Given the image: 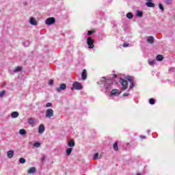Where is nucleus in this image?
I'll return each mask as SVG.
<instances>
[{
  "instance_id": "f257e3e1",
  "label": "nucleus",
  "mask_w": 175,
  "mask_h": 175,
  "mask_svg": "<svg viewBox=\"0 0 175 175\" xmlns=\"http://www.w3.org/2000/svg\"><path fill=\"white\" fill-rule=\"evenodd\" d=\"M45 117L46 118H51V117H54V110H53V109H47L46 111Z\"/></svg>"
},
{
  "instance_id": "f03ea898",
  "label": "nucleus",
  "mask_w": 175,
  "mask_h": 175,
  "mask_svg": "<svg viewBox=\"0 0 175 175\" xmlns=\"http://www.w3.org/2000/svg\"><path fill=\"white\" fill-rule=\"evenodd\" d=\"M94 42L95 41L91 37L88 38L87 43L89 49H94V47H95V46L94 45Z\"/></svg>"
},
{
  "instance_id": "7ed1b4c3",
  "label": "nucleus",
  "mask_w": 175,
  "mask_h": 175,
  "mask_svg": "<svg viewBox=\"0 0 175 175\" xmlns=\"http://www.w3.org/2000/svg\"><path fill=\"white\" fill-rule=\"evenodd\" d=\"M45 24H46V25H53V24H55V18L54 17L48 18L45 21Z\"/></svg>"
},
{
  "instance_id": "20e7f679",
  "label": "nucleus",
  "mask_w": 175,
  "mask_h": 175,
  "mask_svg": "<svg viewBox=\"0 0 175 175\" xmlns=\"http://www.w3.org/2000/svg\"><path fill=\"white\" fill-rule=\"evenodd\" d=\"M72 86L73 88H72L71 90H81L83 88V85L79 82H75Z\"/></svg>"
},
{
  "instance_id": "39448f33",
  "label": "nucleus",
  "mask_w": 175,
  "mask_h": 175,
  "mask_svg": "<svg viewBox=\"0 0 175 175\" xmlns=\"http://www.w3.org/2000/svg\"><path fill=\"white\" fill-rule=\"evenodd\" d=\"M121 84L122 85V90H123V91H125V90H126L128 88V81L124 79H121Z\"/></svg>"
},
{
  "instance_id": "423d86ee",
  "label": "nucleus",
  "mask_w": 175,
  "mask_h": 175,
  "mask_svg": "<svg viewBox=\"0 0 175 175\" xmlns=\"http://www.w3.org/2000/svg\"><path fill=\"white\" fill-rule=\"evenodd\" d=\"M66 90V85L65 83L60 84L59 88H56L57 92H60V91H64Z\"/></svg>"
},
{
  "instance_id": "0eeeda50",
  "label": "nucleus",
  "mask_w": 175,
  "mask_h": 175,
  "mask_svg": "<svg viewBox=\"0 0 175 175\" xmlns=\"http://www.w3.org/2000/svg\"><path fill=\"white\" fill-rule=\"evenodd\" d=\"M87 79V70L83 69L81 73V79L85 80Z\"/></svg>"
},
{
  "instance_id": "6e6552de",
  "label": "nucleus",
  "mask_w": 175,
  "mask_h": 175,
  "mask_svg": "<svg viewBox=\"0 0 175 175\" xmlns=\"http://www.w3.org/2000/svg\"><path fill=\"white\" fill-rule=\"evenodd\" d=\"M29 23L31 25H38V22H36V19H35V18H30Z\"/></svg>"
},
{
  "instance_id": "1a4fd4ad",
  "label": "nucleus",
  "mask_w": 175,
  "mask_h": 175,
  "mask_svg": "<svg viewBox=\"0 0 175 175\" xmlns=\"http://www.w3.org/2000/svg\"><path fill=\"white\" fill-rule=\"evenodd\" d=\"M147 42L148 43H150V44H152L154 43V37L153 36H149L147 38Z\"/></svg>"
},
{
  "instance_id": "9d476101",
  "label": "nucleus",
  "mask_w": 175,
  "mask_h": 175,
  "mask_svg": "<svg viewBox=\"0 0 175 175\" xmlns=\"http://www.w3.org/2000/svg\"><path fill=\"white\" fill-rule=\"evenodd\" d=\"M20 114L17 111H14L11 113L12 118H17Z\"/></svg>"
},
{
  "instance_id": "9b49d317",
  "label": "nucleus",
  "mask_w": 175,
  "mask_h": 175,
  "mask_svg": "<svg viewBox=\"0 0 175 175\" xmlns=\"http://www.w3.org/2000/svg\"><path fill=\"white\" fill-rule=\"evenodd\" d=\"M39 133H43L44 132V125L40 124L38 129Z\"/></svg>"
},
{
  "instance_id": "f8f14e48",
  "label": "nucleus",
  "mask_w": 175,
  "mask_h": 175,
  "mask_svg": "<svg viewBox=\"0 0 175 175\" xmlns=\"http://www.w3.org/2000/svg\"><path fill=\"white\" fill-rule=\"evenodd\" d=\"M146 5L148 6V8H155V4L151 1L146 2Z\"/></svg>"
},
{
  "instance_id": "ddd939ff",
  "label": "nucleus",
  "mask_w": 175,
  "mask_h": 175,
  "mask_svg": "<svg viewBox=\"0 0 175 175\" xmlns=\"http://www.w3.org/2000/svg\"><path fill=\"white\" fill-rule=\"evenodd\" d=\"M7 155L8 158L12 159V157L14 155V152L13 150H10L7 152Z\"/></svg>"
},
{
  "instance_id": "4468645a",
  "label": "nucleus",
  "mask_w": 175,
  "mask_h": 175,
  "mask_svg": "<svg viewBox=\"0 0 175 175\" xmlns=\"http://www.w3.org/2000/svg\"><path fill=\"white\" fill-rule=\"evenodd\" d=\"M68 147H75V140L70 139L68 143Z\"/></svg>"
},
{
  "instance_id": "2eb2a0df",
  "label": "nucleus",
  "mask_w": 175,
  "mask_h": 175,
  "mask_svg": "<svg viewBox=\"0 0 175 175\" xmlns=\"http://www.w3.org/2000/svg\"><path fill=\"white\" fill-rule=\"evenodd\" d=\"M35 172H36V168H35V167H32L29 168L28 170V173L29 174H32V173H35Z\"/></svg>"
},
{
  "instance_id": "dca6fc26",
  "label": "nucleus",
  "mask_w": 175,
  "mask_h": 175,
  "mask_svg": "<svg viewBox=\"0 0 175 175\" xmlns=\"http://www.w3.org/2000/svg\"><path fill=\"white\" fill-rule=\"evenodd\" d=\"M113 148L114 151H118V142H116L113 144Z\"/></svg>"
},
{
  "instance_id": "f3484780",
  "label": "nucleus",
  "mask_w": 175,
  "mask_h": 175,
  "mask_svg": "<svg viewBox=\"0 0 175 175\" xmlns=\"http://www.w3.org/2000/svg\"><path fill=\"white\" fill-rule=\"evenodd\" d=\"M157 61H163V56L162 55H158L156 57Z\"/></svg>"
},
{
  "instance_id": "a211bd4d",
  "label": "nucleus",
  "mask_w": 175,
  "mask_h": 175,
  "mask_svg": "<svg viewBox=\"0 0 175 175\" xmlns=\"http://www.w3.org/2000/svg\"><path fill=\"white\" fill-rule=\"evenodd\" d=\"M73 148H69L66 150V154L69 157V155H70V154H72V151Z\"/></svg>"
},
{
  "instance_id": "6ab92c4d",
  "label": "nucleus",
  "mask_w": 175,
  "mask_h": 175,
  "mask_svg": "<svg viewBox=\"0 0 175 175\" xmlns=\"http://www.w3.org/2000/svg\"><path fill=\"white\" fill-rule=\"evenodd\" d=\"M19 133H20V135H26L27 131L24 129H22L19 130Z\"/></svg>"
},
{
  "instance_id": "aec40b11",
  "label": "nucleus",
  "mask_w": 175,
  "mask_h": 175,
  "mask_svg": "<svg viewBox=\"0 0 175 175\" xmlns=\"http://www.w3.org/2000/svg\"><path fill=\"white\" fill-rule=\"evenodd\" d=\"M148 64L149 65H150L151 66H152V65H154L155 64V60L152 59H150L148 60Z\"/></svg>"
},
{
  "instance_id": "412c9836",
  "label": "nucleus",
  "mask_w": 175,
  "mask_h": 175,
  "mask_svg": "<svg viewBox=\"0 0 175 175\" xmlns=\"http://www.w3.org/2000/svg\"><path fill=\"white\" fill-rule=\"evenodd\" d=\"M127 18L131 19L133 18V14L131 12L126 14Z\"/></svg>"
},
{
  "instance_id": "4be33fe9",
  "label": "nucleus",
  "mask_w": 175,
  "mask_h": 175,
  "mask_svg": "<svg viewBox=\"0 0 175 175\" xmlns=\"http://www.w3.org/2000/svg\"><path fill=\"white\" fill-rule=\"evenodd\" d=\"M116 94H118V90L117 89H113L111 92V95H116Z\"/></svg>"
},
{
  "instance_id": "5701e85b",
  "label": "nucleus",
  "mask_w": 175,
  "mask_h": 175,
  "mask_svg": "<svg viewBox=\"0 0 175 175\" xmlns=\"http://www.w3.org/2000/svg\"><path fill=\"white\" fill-rule=\"evenodd\" d=\"M137 16H138V17H143V12L137 11Z\"/></svg>"
},
{
  "instance_id": "b1692460",
  "label": "nucleus",
  "mask_w": 175,
  "mask_h": 175,
  "mask_svg": "<svg viewBox=\"0 0 175 175\" xmlns=\"http://www.w3.org/2000/svg\"><path fill=\"white\" fill-rule=\"evenodd\" d=\"M150 105H155V100L154 98H150L149 100Z\"/></svg>"
},
{
  "instance_id": "393cba45",
  "label": "nucleus",
  "mask_w": 175,
  "mask_h": 175,
  "mask_svg": "<svg viewBox=\"0 0 175 175\" xmlns=\"http://www.w3.org/2000/svg\"><path fill=\"white\" fill-rule=\"evenodd\" d=\"M92 33H95V30H90L88 32V36H91Z\"/></svg>"
},
{
  "instance_id": "a878e982",
  "label": "nucleus",
  "mask_w": 175,
  "mask_h": 175,
  "mask_svg": "<svg viewBox=\"0 0 175 175\" xmlns=\"http://www.w3.org/2000/svg\"><path fill=\"white\" fill-rule=\"evenodd\" d=\"M33 147H36V148L40 147V142H36V143L33 144Z\"/></svg>"
},
{
  "instance_id": "bb28decb",
  "label": "nucleus",
  "mask_w": 175,
  "mask_h": 175,
  "mask_svg": "<svg viewBox=\"0 0 175 175\" xmlns=\"http://www.w3.org/2000/svg\"><path fill=\"white\" fill-rule=\"evenodd\" d=\"M21 67H16L14 72H21Z\"/></svg>"
},
{
  "instance_id": "cd10ccee",
  "label": "nucleus",
  "mask_w": 175,
  "mask_h": 175,
  "mask_svg": "<svg viewBox=\"0 0 175 175\" xmlns=\"http://www.w3.org/2000/svg\"><path fill=\"white\" fill-rule=\"evenodd\" d=\"M34 122H35L33 121V119H32V118L29 119V124L30 125H33Z\"/></svg>"
},
{
  "instance_id": "c85d7f7f",
  "label": "nucleus",
  "mask_w": 175,
  "mask_h": 175,
  "mask_svg": "<svg viewBox=\"0 0 175 175\" xmlns=\"http://www.w3.org/2000/svg\"><path fill=\"white\" fill-rule=\"evenodd\" d=\"M19 163H25V159L24 158L19 159Z\"/></svg>"
},
{
  "instance_id": "c756f323",
  "label": "nucleus",
  "mask_w": 175,
  "mask_h": 175,
  "mask_svg": "<svg viewBox=\"0 0 175 175\" xmlns=\"http://www.w3.org/2000/svg\"><path fill=\"white\" fill-rule=\"evenodd\" d=\"M126 79L128 80V81H129V83H132L133 81V79L131 78V77H127Z\"/></svg>"
},
{
  "instance_id": "7c9ffc66",
  "label": "nucleus",
  "mask_w": 175,
  "mask_h": 175,
  "mask_svg": "<svg viewBox=\"0 0 175 175\" xmlns=\"http://www.w3.org/2000/svg\"><path fill=\"white\" fill-rule=\"evenodd\" d=\"M159 8L161 10H162L163 12V10H165V9L163 8V5L161 3L159 4Z\"/></svg>"
},
{
  "instance_id": "2f4dec72",
  "label": "nucleus",
  "mask_w": 175,
  "mask_h": 175,
  "mask_svg": "<svg viewBox=\"0 0 175 175\" xmlns=\"http://www.w3.org/2000/svg\"><path fill=\"white\" fill-rule=\"evenodd\" d=\"M98 157H99V153H96L93 157V159L94 160L98 159Z\"/></svg>"
},
{
  "instance_id": "473e14b6",
  "label": "nucleus",
  "mask_w": 175,
  "mask_h": 175,
  "mask_svg": "<svg viewBox=\"0 0 175 175\" xmlns=\"http://www.w3.org/2000/svg\"><path fill=\"white\" fill-rule=\"evenodd\" d=\"M133 87H135V83L133 81V82H130V88L132 89Z\"/></svg>"
},
{
  "instance_id": "72a5a7b5",
  "label": "nucleus",
  "mask_w": 175,
  "mask_h": 175,
  "mask_svg": "<svg viewBox=\"0 0 175 175\" xmlns=\"http://www.w3.org/2000/svg\"><path fill=\"white\" fill-rule=\"evenodd\" d=\"M5 90L1 91V92H0V97L3 96V95H5Z\"/></svg>"
},
{
  "instance_id": "f704fd0d",
  "label": "nucleus",
  "mask_w": 175,
  "mask_h": 175,
  "mask_svg": "<svg viewBox=\"0 0 175 175\" xmlns=\"http://www.w3.org/2000/svg\"><path fill=\"white\" fill-rule=\"evenodd\" d=\"M49 85H53V84H54V81H53V79L49 80Z\"/></svg>"
},
{
  "instance_id": "c9c22d12",
  "label": "nucleus",
  "mask_w": 175,
  "mask_h": 175,
  "mask_svg": "<svg viewBox=\"0 0 175 175\" xmlns=\"http://www.w3.org/2000/svg\"><path fill=\"white\" fill-rule=\"evenodd\" d=\"M51 106H53V105L51 103H48L46 104V107H51Z\"/></svg>"
},
{
  "instance_id": "e433bc0d",
  "label": "nucleus",
  "mask_w": 175,
  "mask_h": 175,
  "mask_svg": "<svg viewBox=\"0 0 175 175\" xmlns=\"http://www.w3.org/2000/svg\"><path fill=\"white\" fill-rule=\"evenodd\" d=\"M129 46V44L125 42L123 44V47H128Z\"/></svg>"
},
{
  "instance_id": "4c0bfd02",
  "label": "nucleus",
  "mask_w": 175,
  "mask_h": 175,
  "mask_svg": "<svg viewBox=\"0 0 175 175\" xmlns=\"http://www.w3.org/2000/svg\"><path fill=\"white\" fill-rule=\"evenodd\" d=\"M41 161H46V157H45V156H43V157L41 158Z\"/></svg>"
},
{
  "instance_id": "58836bf2",
  "label": "nucleus",
  "mask_w": 175,
  "mask_h": 175,
  "mask_svg": "<svg viewBox=\"0 0 175 175\" xmlns=\"http://www.w3.org/2000/svg\"><path fill=\"white\" fill-rule=\"evenodd\" d=\"M129 96V93H124L123 94V96Z\"/></svg>"
},
{
  "instance_id": "ea45409f",
  "label": "nucleus",
  "mask_w": 175,
  "mask_h": 175,
  "mask_svg": "<svg viewBox=\"0 0 175 175\" xmlns=\"http://www.w3.org/2000/svg\"><path fill=\"white\" fill-rule=\"evenodd\" d=\"M113 77L116 79L117 78V74H113Z\"/></svg>"
},
{
  "instance_id": "a19ab883",
  "label": "nucleus",
  "mask_w": 175,
  "mask_h": 175,
  "mask_svg": "<svg viewBox=\"0 0 175 175\" xmlns=\"http://www.w3.org/2000/svg\"><path fill=\"white\" fill-rule=\"evenodd\" d=\"M148 2H151L152 0H146Z\"/></svg>"
},
{
  "instance_id": "79ce46f5",
  "label": "nucleus",
  "mask_w": 175,
  "mask_h": 175,
  "mask_svg": "<svg viewBox=\"0 0 175 175\" xmlns=\"http://www.w3.org/2000/svg\"><path fill=\"white\" fill-rule=\"evenodd\" d=\"M167 2H170V0H167Z\"/></svg>"
},
{
  "instance_id": "37998d69",
  "label": "nucleus",
  "mask_w": 175,
  "mask_h": 175,
  "mask_svg": "<svg viewBox=\"0 0 175 175\" xmlns=\"http://www.w3.org/2000/svg\"><path fill=\"white\" fill-rule=\"evenodd\" d=\"M110 81V84H111V83H112L111 81Z\"/></svg>"
},
{
  "instance_id": "c03bdc74",
  "label": "nucleus",
  "mask_w": 175,
  "mask_h": 175,
  "mask_svg": "<svg viewBox=\"0 0 175 175\" xmlns=\"http://www.w3.org/2000/svg\"><path fill=\"white\" fill-rule=\"evenodd\" d=\"M142 139H144V137H142Z\"/></svg>"
}]
</instances>
